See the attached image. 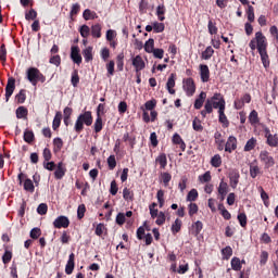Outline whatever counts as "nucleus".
<instances>
[{
	"label": "nucleus",
	"instance_id": "1",
	"mask_svg": "<svg viewBox=\"0 0 278 278\" xmlns=\"http://www.w3.org/2000/svg\"><path fill=\"white\" fill-rule=\"evenodd\" d=\"M92 123H93L92 112L86 111L80 115H78L74 126V130L76 131V134H81V131H84V125H86V127H90Z\"/></svg>",
	"mask_w": 278,
	"mask_h": 278
},
{
	"label": "nucleus",
	"instance_id": "2",
	"mask_svg": "<svg viewBox=\"0 0 278 278\" xmlns=\"http://www.w3.org/2000/svg\"><path fill=\"white\" fill-rule=\"evenodd\" d=\"M26 79L31 86H38V83L45 84V81H47V76H45L38 67H29L26 71Z\"/></svg>",
	"mask_w": 278,
	"mask_h": 278
},
{
	"label": "nucleus",
	"instance_id": "3",
	"mask_svg": "<svg viewBox=\"0 0 278 278\" xmlns=\"http://www.w3.org/2000/svg\"><path fill=\"white\" fill-rule=\"evenodd\" d=\"M249 47L252 51H255V49H257V51H264L268 49V41L266 36H264V33H255V37L250 41Z\"/></svg>",
	"mask_w": 278,
	"mask_h": 278
},
{
	"label": "nucleus",
	"instance_id": "4",
	"mask_svg": "<svg viewBox=\"0 0 278 278\" xmlns=\"http://www.w3.org/2000/svg\"><path fill=\"white\" fill-rule=\"evenodd\" d=\"M205 103H210L212 110H226L225 97L220 93H214Z\"/></svg>",
	"mask_w": 278,
	"mask_h": 278
},
{
	"label": "nucleus",
	"instance_id": "5",
	"mask_svg": "<svg viewBox=\"0 0 278 278\" xmlns=\"http://www.w3.org/2000/svg\"><path fill=\"white\" fill-rule=\"evenodd\" d=\"M17 181L20 186H24V190L26 192H30V194H34V192L36 191V186L34 185V181L27 178V175L23 174V172H21L17 175ZM23 181H24V185H23Z\"/></svg>",
	"mask_w": 278,
	"mask_h": 278
},
{
	"label": "nucleus",
	"instance_id": "6",
	"mask_svg": "<svg viewBox=\"0 0 278 278\" xmlns=\"http://www.w3.org/2000/svg\"><path fill=\"white\" fill-rule=\"evenodd\" d=\"M258 159L264 164L265 170H268V168H273V166H275V157H273L270 152L266 150L260 152Z\"/></svg>",
	"mask_w": 278,
	"mask_h": 278
},
{
	"label": "nucleus",
	"instance_id": "7",
	"mask_svg": "<svg viewBox=\"0 0 278 278\" xmlns=\"http://www.w3.org/2000/svg\"><path fill=\"white\" fill-rule=\"evenodd\" d=\"M16 90V79L14 77H9L5 86V102L10 101L12 94Z\"/></svg>",
	"mask_w": 278,
	"mask_h": 278
},
{
	"label": "nucleus",
	"instance_id": "8",
	"mask_svg": "<svg viewBox=\"0 0 278 278\" xmlns=\"http://www.w3.org/2000/svg\"><path fill=\"white\" fill-rule=\"evenodd\" d=\"M71 225V219L68 217L61 215L56 217L53 222L54 229H68V226Z\"/></svg>",
	"mask_w": 278,
	"mask_h": 278
},
{
	"label": "nucleus",
	"instance_id": "9",
	"mask_svg": "<svg viewBox=\"0 0 278 278\" xmlns=\"http://www.w3.org/2000/svg\"><path fill=\"white\" fill-rule=\"evenodd\" d=\"M265 131V138H266V142L268 144V147H273V148H277L278 147V135L275 134H270V128L266 127L264 129Z\"/></svg>",
	"mask_w": 278,
	"mask_h": 278
},
{
	"label": "nucleus",
	"instance_id": "10",
	"mask_svg": "<svg viewBox=\"0 0 278 278\" xmlns=\"http://www.w3.org/2000/svg\"><path fill=\"white\" fill-rule=\"evenodd\" d=\"M236 149H238V139L233 136H229L224 146V150L226 153H233Z\"/></svg>",
	"mask_w": 278,
	"mask_h": 278
},
{
	"label": "nucleus",
	"instance_id": "11",
	"mask_svg": "<svg viewBox=\"0 0 278 278\" xmlns=\"http://www.w3.org/2000/svg\"><path fill=\"white\" fill-rule=\"evenodd\" d=\"M228 178L230 187L236 190L238 188V184H240V172H238V169H231L228 174Z\"/></svg>",
	"mask_w": 278,
	"mask_h": 278
},
{
	"label": "nucleus",
	"instance_id": "12",
	"mask_svg": "<svg viewBox=\"0 0 278 278\" xmlns=\"http://www.w3.org/2000/svg\"><path fill=\"white\" fill-rule=\"evenodd\" d=\"M184 90L187 97H192L197 92V85H194V79L187 78L185 80Z\"/></svg>",
	"mask_w": 278,
	"mask_h": 278
},
{
	"label": "nucleus",
	"instance_id": "13",
	"mask_svg": "<svg viewBox=\"0 0 278 278\" xmlns=\"http://www.w3.org/2000/svg\"><path fill=\"white\" fill-rule=\"evenodd\" d=\"M79 47L78 46H72L71 48V59L73 60L74 64H77L79 66V64H81L83 59H81V54L79 53Z\"/></svg>",
	"mask_w": 278,
	"mask_h": 278
},
{
	"label": "nucleus",
	"instance_id": "14",
	"mask_svg": "<svg viewBox=\"0 0 278 278\" xmlns=\"http://www.w3.org/2000/svg\"><path fill=\"white\" fill-rule=\"evenodd\" d=\"M200 78L203 84H207L210 81V67L206 64L199 65Z\"/></svg>",
	"mask_w": 278,
	"mask_h": 278
},
{
	"label": "nucleus",
	"instance_id": "15",
	"mask_svg": "<svg viewBox=\"0 0 278 278\" xmlns=\"http://www.w3.org/2000/svg\"><path fill=\"white\" fill-rule=\"evenodd\" d=\"M215 144L217 148V151H225V136L220 131H216L214 134Z\"/></svg>",
	"mask_w": 278,
	"mask_h": 278
},
{
	"label": "nucleus",
	"instance_id": "16",
	"mask_svg": "<svg viewBox=\"0 0 278 278\" xmlns=\"http://www.w3.org/2000/svg\"><path fill=\"white\" fill-rule=\"evenodd\" d=\"M54 170V178L60 180L64 179V176L66 175V166H64L63 162H59Z\"/></svg>",
	"mask_w": 278,
	"mask_h": 278
},
{
	"label": "nucleus",
	"instance_id": "17",
	"mask_svg": "<svg viewBox=\"0 0 278 278\" xmlns=\"http://www.w3.org/2000/svg\"><path fill=\"white\" fill-rule=\"evenodd\" d=\"M132 66L136 68V73H140V71H144L146 63L142 60V56L137 55L132 59Z\"/></svg>",
	"mask_w": 278,
	"mask_h": 278
},
{
	"label": "nucleus",
	"instance_id": "18",
	"mask_svg": "<svg viewBox=\"0 0 278 278\" xmlns=\"http://www.w3.org/2000/svg\"><path fill=\"white\" fill-rule=\"evenodd\" d=\"M73 270H75V253L70 254L68 261L65 265L66 275H73Z\"/></svg>",
	"mask_w": 278,
	"mask_h": 278
},
{
	"label": "nucleus",
	"instance_id": "19",
	"mask_svg": "<svg viewBox=\"0 0 278 278\" xmlns=\"http://www.w3.org/2000/svg\"><path fill=\"white\" fill-rule=\"evenodd\" d=\"M203 231V222L197 220L191 225L190 233L197 238Z\"/></svg>",
	"mask_w": 278,
	"mask_h": 278
},
{
	"label": "nucleus",
	"instance_id": "20",
	"mask_svg": "<svg viewBox=\"0 0 278 278\" xmlns=\"http://www.w3.org/2000/svg\"><path fill=\"white\" fill-rule=\"evenodd\" d=\"M257 175H262V169H260V165H257V160H254L250 164V177L255 179Z\"/></svg>",
	"mask_w": 278,
	"mask_h": 278
},
{
	"label": "nucleus",
	"instance_id": "21",
	"mask_svg": "<svg viewBox=\"0 0 278 278\" xmlns=\"http://www.w3.org/2000/svg\"><path fill=\"white\" fill-rule=\"evenodd\" d=\"M4 253L2 255V264L8 265L10 262H12L13 253L12 250L8 245H3Z\"/></svg>",
	"mask_w": 278,
	"mask_h": 278
},
{
	"label": "nucleus",
	"instance_id": "22",
	"mask_svg": "<svg viewBox=\"0 0 278 278\" xmlns=\"http://www.w3.org/2000/svg\"><path fill=\"white\" fill-rule=\"evenodd\" d=\"M172 142L173 144H178L180 150L184 152L186 151V141H184V139L181 138V136L179 134H174L173 138H172Z\"/></svg>",
	"mask_w": 278,
	"mask_h": 278
},
{
	"label": "nucleus",
	"instance_id": "23",
	"mask_svg": "<svg viewBox=\"0 0 278 278\" xmlns=\"http://www.w3.org/2000/svg\"><path fill=\"white\" fill-rule=\"evenodd\" d=\"M25 101H27V90L21 89L15 96V103H17L18 105H23Z\"/></svg>",
	"mask_w": 278,
	"mask_h": 278
},
{
	"label": "nucleus",
	"instance_id": "24",
	"mask_svg": "<svg viewBox=\"0 0 278 278\" xmlns=\"http://www.w3.org/2000/svg\"><path fill=\"white\" fill-rule=\"evenodd\" d=\"M15 114H16V118L25 121V119H27L29 110H27V108H25V106H18L15 111Z\"/></svg>",
	"mask_w": 278,
	"mask_h": 278
},
{
	"label": "nucleus",
	"instance_id": "25",
	"mask_svg": "<svg viewBox=\"0 0 278 278\" xmlns=\"http://www.w3.org/2000/svg\"><path fill=\"white\" fill-rule=\"evenodd\" d=\"M155 163L160 164V168L163 170L168 166V159L166 157V153H161L156 159Z\"/></svg>",
	"mask_w": 278,
	"mask_h": 278
},
{
	"label": "nucleus",
	"instance_id": "26",
	"mask_svg": "<svg viewBox=\"0 0 278 278\" xmlns=\"http://www.w3.org/2000/svg\"><path fill=\"white\" fill-rule=\"evenodd\" d=\"M182 225H184V222H181V219H179V218L175 219V222L172 224V228H170L173 236H177V233H179V231H181Z\"/></svg>",
	"mask_w": 278,
	"mask_h": 278
},
{
	"label": "nucleus",
	"instance_id": "27",
	"mask_svg": "<svg viewBox=\"0 0 278 278\" xmlns=\"http://www.w3.org/2000/svg\"><path fill=\"white\" fill-rule=\"evenodd\" d=\"M218 122L223 124V127L227 128L229 127V119L227 118V115L225 114V109L218 110Z\"/></svg>",
	"mask_w": 278,
	"mask_h": 278
},
{
	"label": "nucleus",
	"instance_id": "28",
	"mask_svg": "<svg viewBox=\"0 0 278 278\" xmlns=\"http://www.w3.org/2000/svg\"><path fill=\"white\" fill-rule=\"evenodd\" d=\"M166 7L164 4H160L156 7V16L157 20L162 22L166 21Z\"/></svg>",
	"mask_w": 278,
	"mask_h": 278
},
{
	"label": "nucleus",
	"instance_id": "29",
	"mask_svg": "<svg viewBox=\"0 0 278 278\" xmlns=\"http://www.w3.org/2000/svg\"><path fill=\"white\" fill-rule=\"evenodd\" d=\"M60 125H62V112L58 111L52 122V129L58 131V129H60Z\"/></svg>",
	"mask_w": 278,
	"mask_h": 278
},
{
	"label": "nucleus",
	"instance_id": "30",
	"mask_svg": "<svg viewBox=\"0 0 278 278\" xmlns=\"http://www.w3.org/2000/svg\"><path fill=\"white\" fill-rule=\"evenodd\" d=\"M101 29H103V27L101 26V24H99V23L93 24V25L91 26V28H90L92 38H101V36H102Z\"/></svg>",
	"mask_w": 278,
	"mask_h": 278
},
{
	"label": "nucleus",
	"instance_id": "31",
	"mask_svg": "<svg viewBox=\"0 0 278 278\" xmlns=\"http://www.w3.org/2000/svg\"><path fill=\"white\" fill-rule=\"evenodd\" d=\"M175 74H170L166 83V89L168 90L169 94H175Z\"/></svg>",
	"mask_w": 278,
	"mask_h": 278
},
{
	"label": "nucleus",
	"instance_id": "32",
	"mask_svg": "<svg viewBox=\"0 0 278 278\" xmlns=\"http://www.w3.org/2000/svg\"><path fill=\"white\" fill-rule=\"evenodd\" d=\"M24 141H26L27 144L36 142V135H34V130L26 129L24 131Z\"/></svg>",
	"mask_w": 278,
	"mask_h": 278
},
{
	"label": "nucleus",
	"instance_id": "33",
	"mask_svg": "<svg viewBox=\"0 0 278 278\" xmlns=\"http://www.w3.org/2000/svg\"><path fill=\"white\" fill-rule=\"evenodd\" d=\"M64 147V141L62 138L56 137L53 139V152L54 153H60Z\"/></svg>",
	"mask_w": 278,
	"mask_h": 278
},
{
	"label": "nucleus",
	"instance_id": "34",
	"mask_svg": "<svg viewBox=\"0 0 278 278\" xmlns=\"http://www.w3.org/2000/svg\"><path fill=\"white\" fill-rule=\"evenodd\" d=\"M83 18L85 21H94V18H99V15H97V12L91 11L90 9H86L83 13Z\"/></svg>",
	"mask_w": 278,
	"mask_h": 278
},
{
	"label": "nucleus",
	"instance_id": "35",
	"mask_svg": "<svg viewBox=\"0 0 278 278\" xmlns=\"http://www.w3.org/2000/svg\"><path fill=\"white\" fill-rule=\"evenodd\" d=\"M211 166H213V168H220V166H223V157L220 154H215L211 159Z\"/></svg>",
	"mask_w": 278,
	"mask_h": 278
},
{
	"label": "nucleus",
	"instance_id": "36",
	"mask_svg": "<svg viewBox=\"0 0 278 278\" xmlns=\"http://www.w3.org/2000/svg\"><path fill=\"white\" fill-rule=\"evenodd\" d=\"M255 147H257V139H255L254 137H252L251 139H249L243 148V151L249 152V151H253V149H255Z\"/></svg>",
	"mask_w": 278,
	"mask_h": 278
},
{
	"label": "nucleus",
	"instance_id": "37",
	"mask_svg": "<svg viewBox=\"0 0 278 278\" xmlns=\"http://www.w3.org/2000/svg\"><path fill=\"white\" fill-rule=\"evenodd\" d=\"M245 14L249 21L248 23H255V8L253 5H248Z\"/></svg>",
	"mask_w": 278,
	"mask_h": 278
},
{
	"label": "nucleus",
	"instance_id": "38",
	"mask_svg": "<svg viewBox=\"0 0 278 278\" xmlns=\"http://www.w3.org/2000/svg\"><path fill=\"white\" fill-rule=\"evenodd\" d=\"M230 266L232 270H236L237 273L242 270V262L236 256L231 258Z\"/></svg>",
	"mask_w": 278,
	"mask_h": 278
},
{
	"label": "nucleus",
	"instance_id": "39",
	"mask_svg": "<svg viewBox=\"0 0 278 278\" xmlns=\"http://www.w3.org/2000/svg\"><path fill=\"white\" fill-rule=\"evenodd\" d=\"M212 55H214V48H212V46H208L202 52L201 60H212Z\"/></svg>",
	"mask_w": 278,
	"mask_h": 278
},
{
	"label": "nucleus",
	"instance_id": "40",
	"mask_svg": "<svg viewBox=\"0 0 278 278\" xmlns=\"http://www.w3.org/2000/svg\"><path fill=\"white\" fill-rule=\"evenodd\" d=\"M93 129L96 134H100L103 129V117L97 116L96 122L93 124Z\"/></svg>",
	"mask_w": 278,
	"mask_h": 278
},
{
	"label": "nucleus",
	"instance_id": "41",
	"mask_svg": "<svg viewBox=\"0 0 278 278\" xmlns=\"http://www.w3.org/2000/svg\"><path fill=\"white\" fill-rule=\"evenodd\" d=\"M207 29L211 36H216V34H218V27L216 26V22L212 21L211 18L208 20Z\"/></svg>",
	"mask_w": 278,
	"mask_h": 278
},
{
	"label": "nucleus",
	"instance_id": "42",
	"mask_svg": "<svg viewBox=\"0 0 278 278\" xmlns=\"http://www.w3.org/2000/svg\"><path fill=\"white\" fill-rule=\"evenodd\" d=\"M123 199L124 201H134V191L127 187L123 189Z\"/></svg>",
	"mask_w": 278,
	"mask_h": 278
},
{
	"label": "nucleus",
	"instance_id": "43",
	"mask_svg": "<svg viewBox=\"0 0 278 278\" xmlns=\"http://www.w3.org/2000/svg\"><path fill=\"white\" fill-rule=\"evenodd\" d=\"M71 84L74 88H77V86H79V71L78 70H74L72 72Z\"/></svg>",
	"mask_w": 278,
	"mask_h": 278
},
{
	"label": "nucleus",
	"instance_id": "44",
	"mask_svg": "<svg viewBox=\"0 0 278 278\" xmlns=\"http://www.w3.org/2000/svg\"><path fill=\"white\" fill-rule=\"evenodd\" d=\"M258 53H260V55H261V60H262V62H263V65H264L265 68H266V66H269V65H270V61L268 60V52H267V50L265 49V50H258Z\"/></svg>",
	"mask_w": 278,
	"mask_h": 278
},
{
	"label": "nucleus",
	"instance_id": "45",
	"mask_svg": "<svg viewBox=\"0 0 278 278\" xmlns=\"http://www.w3.org/2000/svg\"><path fill=\"white\" fill-rule=\"evenodd\" d=\"M123 141L128 142L130 149H134V147H136V137L129 136V132L124 134Z\"/></svg>",
	"mask_w": 278,
	"mask_h": 278
},
{
	"label": "nucleus",
	"instance_id": "46",
	"mask_svg": "<svg viewBox=\"0 0 278 278\" xmlns=\"http://www.w3.org/2000/svg\"><path fill=\"white\" fill-rule=\"evenodd\" d=\"M83 55L85 59V62H92V47H87L85 50H83Z\"/></svg>",
	"mask_w": 278,
	"mask_h": 278
},
{
	"label": "nucleus",
	"instance_id": "47",
	"mask_svg": "<svg viewBox=\"0 0 278 278\" xmlns=\"http://www.w3.org/2000/svg\"><path fill=\"white\" fill-rule=\"evenodd\" d=\"M155 50V40L153 38H150L146 45H144V51L147 53H152Z\"/></svg>",
	"mask_w": 278,
	"mask_h": 278
},
{
	"label": "nucleus",
	"instance_id": "48",
	"mask_svg": "<svg viewBox=\"0 0 278 278\" xmlns=\"http://www.w3.org/2000/svg\"><path fill=\"white\" fill-rule=\"evenodd\" d=\"M152 27H153L154 34H162V31L166 29V26L164 25V23H160V22L152 23Z\"/></svg>",
	"mask_w": 278,
	"mask_h": 278
},
{
	"label": "nucleus",
	"instance_id": "49",
	"mask_svg": "<svg viewBox=\"0 0 278 278\" xmlns=\"http://www.w3.org/2000/svg\"><path fill=\"white\" fill-rule=\"evenodd\" d=\"M218 194H227L229 192V185L222 180L219 182L218 189H217Z\"/></svg>",
	"mask_w": 278,
	"mask_h": 278
},
{
	"label": "nucleus",
	"instance_id": "50",
	"mask_svg": "<svg viewBox=\"0 0 278 278\" xmlns=\"http://www.w3.org/2000/svg\"><path fill=\"white\" fill-rule=\"evenodd\" d=\"M161 179L163 181V185L166 188V187H168V184H170V179H173V176L168 172H163V173H161Z\"/></svg>",
	"mask_w": 278,
	"mask_h": 278
},
{
	"label": "nucleus",
	"instance_id": "51",
	"mask_svg": "<svg viewBox=\"0 0 278 278\" xmlns=\"http://www.w3.org/2000/svg\"><path fill=\"white\" fill-rule=\"evenodd\" d=\"M223 260H229L231 255H233V249L231 247L227 245L222 250Z\"/></svg>",
	"mask_w": 278,
	"mask_h": 278
},
{
	"label": "nucleus",
	"instance_id": "52",
	"mask_svg": "<svg viewBox=\"0 0 278 278\" xmlns=\"http://www.w3.org/2000/svg\"><path fill=\"white\" fill-rule=\"evenodd\" d=\"M249 121H250L251 125H257V123H260V116L257 114V111H255V110L251 111V113L249 115Z\"/></svg>",
	"mask_w": 278,
	"mask_h": 278
},
{
	"label": "nucleus",
	"instance_id": "53",
	"mask_svg": "<svg viewBox=\"0 0 278 278\" xmlns=\"http://www.w3.org/2000/svg\"><path fill=\"white\" fill-rule=\"evenodd\" d=\"M90 26L84 24L83 26H80L79 28V34L81 36V38H88L90 36Z\"/></svg>",
	"mask_w": 278,
	"mask_h": 278
},
{
	"label": "nucleus",
	"instance_id": "54",
	"mask_svg": "<svg viewBox=\"0 0 278 278\" xmlns=\"http://www.w3.org/2000/svg\"><path fill=\"white\" fill-rule=\"evenodd\" d=\"M199 181H201V184H208V181H212V173L207 170L203 175H200Z\"/></svg>",
	"mask_w": 278,
	"mask_h": 278
},
{
	"label": "nucleus",
	"instance_id": "55",
	"mask_svg": "<svg viewBox=\"0 0 278 278\" xmlns=\"http://www.w3.org/2000/svg\"><path fill=\"white\" fill-rule=\"evenodd\" d=\"M25 18L27 21H36V18H38V12H36L34 9H30L25 13Z\"/></svg>",
	"mask_w": 278,
	"mask_h": 278
},
{
	"label": "nucleus",
	"instance_id": "56",
	"mask_svg": "<svg viewBox=\"0 0 278 278\" xmlns=\"http://www.w3.org/2000/svg\"><path fill=\"white\" fill-rule=\"evenodd\" d=\"M192 127L194 131H203V125L201 124V119H199V117L193 118Z\"/></svg>",
	"mask_w": 278,
	"mask_h": 278
},
{
	"label": "nucleus",
	"instance_id": "57",
	"mask_svg": "<svg viewBox=\"0 0 278 278\" xmlns=\"http://www.w3.org/2000/svg\"><path fill=\"white\" fill-rule=\"evenodd\" d=\"M197 199H199V191H197V189H191L187 194V201L192 202Z\"/></svg>",
	"mask_w": 278,
	"mask_h": 278
},
{
	"label": "nucleus",
	"instance_id": "58",
	"mask_svg": "<svg viewBox=\"0 0 278 278\" xmlns=\"http://www.w3.org/2000/svg\"><path fill=\"white\" fill-rule=\"evenodd\" d=\"M156 105H157V100H155V99L149 100V101H147V102L144 103L146 110H148V111H150V112H152L153 110H155Z\"/></svg>",
	"mask_w": 278,
	"mask_h": 278
},
{
	"label": "nucleus",
	"instance_id": "59",
	"mask_svg": "<svg viewBox=\"0 0 278 278\" xmlns=\"http://www.w3.org/2000/svg\"><path fill=\"white\" fill-rule=\"evenodd\" d=\"M155 223H156V225L162 227V225H164V223H166V214L162 211L159 212V215L156 216Z\"/></svg>",
	"mask_w": 278,
	"mask_h": 278
},
{
	"label": "nucleus",
	"instance_id": "60",
	"mask_svg": "<svg viewBox=\"0 0 278 278\" xmlns=\"http://www.w3.org/2000/svg\"><path fill=\"white\" fill-rule=\"evenodd\" d=\"M213 109L210 105V102H205L204 110L201 111L202 118H206L207 114H212Z\"/></svg>",
	"mask_w": 278,
	"mask_h": 278
},
{
	"label": "nucleus",
	"instance_id": "61",
	"mask_svg": "<svg viewBox=\"0 0 278 278\" xmlns=\"http://www.w3.org/2000/svg\"><path fill=\"white\" fill-rule=\"evenodd\" d=\"M156 199H157V202H159V207H164V203H165V200H164V190L160 189L156 193Z\"/></svg>",
	"mask_w": 278,
	"mask_h": 278
},
{
	"label": "nucleus",
	"instance_id": "62",
	"mask_svg": "<svg viewBox=\"0 0 278 278\" xmlns=\"http://www.w3.org/2000/svg\"><path fill=\"white\" fill-rule=\"evenodd\" d=\"M237 219L239 220L241 227H247V213H239Z\"/></svg>",
	"mask_w": 278,
	"mask_h": 278
},
{
	"label": "nucleus",
	"instance_id": "63",
	"mask_svg": "<svg viewBox=\"0 0 278 278\" xmlns=\"http://www.w3.org/2000/svg\"><path fill=\"white\" fill-rule=\"evenodd\" d=\"M268 263V252L262 251L260 255V264L261 266H266Z\"/></svg>",
	"mask_w": 278,
	"mask_h": 278
},
{
	"label": "nucleus",
	"instance_id": "64",
	"mask_svg": "<svg viewBox=\"0 0 278 278\" xmlns=\"http://www.w3.org/2000/svg\"><path fill=\"white\" fill-rule=\"evenodd\" d=\"M188 210H189V216H193L199 212V205H197V203H190L188 205Z\"/></svg>",
	"mask_w": 278,
	"mask_h": 278
}]
</instances>
